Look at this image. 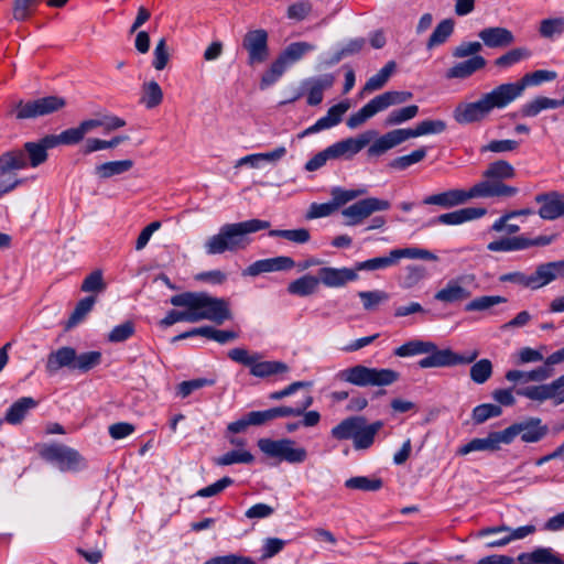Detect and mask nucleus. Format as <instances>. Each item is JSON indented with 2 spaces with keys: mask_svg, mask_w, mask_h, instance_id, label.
<instances>
[{
  "mask_svg": "<svg viewBox=\"0 0 564 564\" xmlns=\"http://www.w3.org/2000/svg\"><path fill=\"white\" fill-rule=\"evenodd\" d=\"M170 303L184 310L170 311L160 322L163 327L172 326L178 322L198 323L205 319L221 325L225 321L231 318L228 301L214 297L205 292H183L173 295Z\"/></svg>",
  "mask_w": 564,
  "mask_h": 564,
  "instance_id": "1",
  "label": "nucleus"
},
{
  "mask_svg": "<svg viewBox=\"0 0 564 564\" xmlns=\"http://www.w3.org/2000/svg\"><path fill=\"white\" fill-rule=\"evenodd\" d=\"M394 355L398 357L426 355V357L419 360V367L427 369L471 364L479 356V351L474 349L460 355L451 348L438 349L437 346L430 340L412 339L398 347L394 350Z\"/></svg>",
  "mask_w": 564,
  "mask_h": 564,
  "instance_id": "2",
  "label": "nucleus"
},
{
  "mask_svg": "<svg viewBox=\"0 0 564 564\" xmlns=\"http://www.w3.org/2000/svg\"><path fill=\"white\" fill-rule=\"evenodd\" d=\"M269 227L270 223L261 219L225 224L216 235L210 236L205 241V252L208 256H215L226 251L235 252L246 249L250 245L248 235L268 229Z\"/></svg>",
  "mask_w": 564,
  "mask_h": 564,
  "instance_id": "3",
  "label": "nucleus"
},
{
  "mask_svg": "<svg viewBox=\"0 0 564 564\" xmlns=\"http://www.w3.org/2000/svg\"><path fill=\"white\" fill-rule=\"evenodd\" d=\"M511 102L505 84H500L476 101L459 102L453 110V118L459 124L481 122L495 109H505Z\"/></svg>",
  "mask_w": 564,
  "mask_h": 564,
  "instance_id": "4",
  "label": "nucleus"
},
{
  "mask_svg": "<svg viewBox=\"0 0 564 564\" xmlns=\"http://www.w3.org/2000/svg\"><path fill=\"white\" fill-rule=\"evenodd\" d=\"M340 380L358 387H386L399 380L400 375L388 368H370L364 365H356L346 368L338 373Z\"/></svg>",
  "mask_w": 564,
  "mask_h": 564,
  "instance_id": "5",
  "label": "nucleus"
},
{
  "mask_svg": "<svg viewBox=\"0 0 564 564\" xmlns=\"http://www.w3.org/2000/svg\"><path fill=\"white\" fill-rule=\"evenodd\" d=\"M487 183H476L468 189L451 188L441 193L432 194L422 200L424 205L438 206L444 209H451L462 206L475 198H481L492 194Z\"/></svg>",
  "mask_w": 564,
  "mask_h": 564,
  "instance_id": "6",
  "label": "nucleus"
},
{
  "mask_svg": "<svg viewBox=\"0 0 564 564\" xmlns=\"http://www.w3.org/2000/svg\"><path fill=\"white\" fill-rule=\"evenodd\" d=\"M484 180L478 183H487L492 194L489 197H512L518 193V188L503 183L505 180H511L516 176L514 167L507 161L498 160L490 163L482 173Z\"/></svg>",
  "mask_w": 564,
  "mask_h": 564,
  "instance_id": "7",
  "label": "nucleus"
},
{
  "mask_svg": "<svg viewBox=\"0 0 564 564\" xmlns=\"http://www.w3.org/2000/svg\"><path fill=\"white\" fill-rule=\"evenodd\" d=\"M421 259L429 261H436L437 257L426 250L421 248H400L392 249L389 251L388 256L377 257L372 259H368L366 261L357 262L355 268L356 271H377L384 270L387 268L395 265L401 259Z\"/></svg>",
  "mask_w": 564,
  "mask_h": 564,
  "instance_id": "8",
  "label": "nucleus"
},
{
  "mask_svg": "<svg viewBox=\"0 0 564 564\" xmlns=\"http://www.w3.org/2000/svg\"><path fill=\"white\" fill-rule=\"evenodd\" d=\"M228 357L240 365L249 367L250 375L257 378H268L274 375L286 373L290 368L282 361H263L258 352L250 354L246 348L229 350Z\"/></svg>",
  "mask_w": 564,
  "mask_h": 564,
  "instance_id": "9",
  "label": "nucleus"
},
{
  "mask_svg": "<svg viewBox=\"0 0 564 564\" xmlns=\"http://www.w3.org/2000/svg\"><path fill=\"white\" fill-rule=\"evenodd\" d=\"M258 447L265 456L290 464H301L307 458L306 449L295 446V442L291 438H260Z\"/></svg>",
  "mask_w": 564,
  "mask_h": 564,
  "instance_id": "10",
  "label": "nucleus"
},
{
  "mask_svg": "<svg viewBox=\"0 0 564 564\" xmlns=\"http://www.w3.org/2000/svg\"><path fill=\"white\" fill-rule=\"evenodd\" d=\"M549 432V426L540 417L529 416L505 429V444H510L517 436L523 443H539Z\"/></svg>",
  "mask_w": 564,
  "mask_h": 564,
  "instance_id": "11",
  "label": "nucleus"
},
{
  "mask_svg": "<svg viewBox=\"0 0 564 564\" xmlns=\"http://www.w3.org/2000/svg\"><path fill=\"white\" fill-rule=\"evenodd\" d=\"M66 105L64 98L57 96H46L35 100L18 101L9 111L17 119H32L46 116L58 111Z\"/></svg>",
  "mask_w": 564,
  "mask_h": 564,
  "instance_id": "12",
  "label": "nucleus"
},
{
  "mask_svg": "<svg viewBox=\"0 0 564 564\" xmlns=\"http://www.w3.org/2000/svg\"><path fill=\"white\" fill-rule=\"evenodd\" d=\"M40 455L61 471H77L85 467V459L82 455L76 449L65 445H45L40 449Z\"/></svg>",
  "mask_w": 564,
  "mask_h": 564,
  "instance_id": "13",
  "label": "nucleus"
},
{
  "mask_svg": "<svg viewBox=\"0 0 564 564\" xmlns=\"http://www.w3.org/2000/svg\"><path fill=\"white\" fill-rule=\"evenodd\" d=\"M26 167L28 160L21 150H10L0 155V197L13 191L21 183L14 171Z\"/></svg>",
  "mask_w": 564,
  "mask_h": 564,
  "instance_id": "14",
  "label": "nucleus"
},
{
  "mask_svg": "<svg viewBox=\"0 0 564 564\" xmlns=\"http://www.w3.org/2000/svg\"><path fill=\"white\" fill-rule=\"evenodd\" d=\"M557 239V234L541 235L533 239L524 236L502 237L487 245L492 252H512L529 249L531 247H545Z\"/></svg>",
  "mask_w": 564,
  "mask_h": 564,
  "instance_id": "15",
  "label": "nucleus"
},
{
  "mask_svg": "<svg viewBox=\"0 0 564 564\" xmlns=\"http://www.w3.org/2000/svg\"><path fill=\"white\" fill-rule=\"evenodd\" d=\"M390 206V203L386 199L368 197L344 208L341 214L346 218V226H356L361 224L375 212L388 210Z\"/></svg>",
  "mask_w": 564,
  "mask_h": 564,
  "instance_id": "16",
  "label": "nucleus"
},
{
  "mask_svg": "<svg viewBox=\"0 0 564 564\" xmlns=\"http://www.w3.org/2000/svg\"><path fill=\"white\" fill-rule=\"evenodd\" d=\"M269 34L264 29L249 30L242 39V47L248 53V65L254 66L264 63L270 55Z\"/></svg>",
  "mask_w": 564,
  "mask_h": 564,
  "instance_id": "17",
  "label": "nucleus"
},
{
  "mask_svg": "<svg viewBox=\"0 0 564 564\" xmlns=\"http://www.w3.org/2000/svg\"><path fill=\"white\" fill-rule=\"evenodd\" d=\"M377 137L375 130H367L357 137L347 138L328 147V154L333 160H350Z\"/></svg>",
  "mask_w": 564,
  "mask_h": 564,
  "instance_id": "18",
  "label": "nucleus"
},
{
  "mask_svg": "<svg viewBox=\"0 0 564 564\" xmlns=\"http://www.w3.org/2000/svg\"><path fill=\"white\" fill-rule=\"evenodd\" d=\"M471 280L473 276L470 275H459L449 279L444 286L434 294V300L443 304H455L469 299L471 291L468 289V284Z\"/></svg>",
  "mask_w": 564,
  "mask_h": 564,
  "instance_id": "19",
  "label": "nucleus"
},
{
  "mask_svg": "<svg viewBox=\"0 0 564 564\" xmlns=\"http://www.w3.org/2000/svg\"><path fill=\"white\" fill-rule=\"evenodd\" d=\"M557 78V73L549 69H536L524 74L514 83H505L506 89L512 102L523 95L528 87L541 86L543 83L553 82Z\"/></svg>",
  "mask_w": 564,
  "mask_h": 564,
  "instance_id": "20",
  "label": "nucleus"
},
{
  "mask_svg": "<svg viewBox=\"0 0 564 564\" xmlns=\"http://www.w3.org/2000/svg\"><path fill=\"white\" fill-rule=\"evenodd\" d=\"M349 108L350 104L347 100L340 101L337 105L332 106L324 117L319 118L314 124L310 126L304 131H302L299 137L304 138L336 127L341 122L343 116L348 111Z\"/></svg>",
  "mask_w": 564,
  "mask_h": 564,
  "instance_id": "21",
  "label": "nucleus"
},
{
  "mask_svg": "<svg viewBox=\"0 0 564 564\" xmlns=\"http://www.w3.org/2000/svg\"><path fill=\"white\" fill-rule=\"evenodd\" d=\"M487 209L482 207H465L451 213L438 215L430 225L458 226L484 217Z\"/></svg>",
  "mask_w": 564,
  "mask_h": 564,
  "instance_id": "22",
  "label": "nucleus"
},
{
  "mask_svg": "<svg viewBox=\"0 0 564 564\" xmlns=\"http://www.w3.org/2000/svg\"><path fill=\"white\" fill-rule=\"evenodd\" d=\"M295 267L292 258L280 256L275 258L262 259L251 263L243 272L245 275L257 276L261 273L290 270Z\"/></svg>",
  "mask_w": 564,
  "mask_h": 564,
  "instance_id": "23",
  "label": "nucleus"
},
{
  "mask_svg": "<svg viewBox=\"0 0 564 564\" xmlns=\"http://www.w3.org/2000/svg\"><path fill=\"white\" fill-rule=\"evenodd\" d=\"M334 83L335 76L332 74L305 79L302 86L307 95V104L310 106L319 105L323 101L324 91L332 88Z\"/></svg>",
  "mask_w": 564,
  "mask_h": 564,
  "instance_id": "24",
  "label": "nucleus"
},
{
  "mask_svg": "<svg viewBox=\"0 0 564 564\" xmlns=\"http://www.w3.org/2000/svg\"><path fill=\"white\" fill-rule=\"evenodd\" d=\"M563 262L552 261L542 263L536 267L535 271L530 274L531 290L541 289L557 278H564Z\"/></svg>",
  "mask_w": 564,
  "mask_h": 564,
  "instance_id": "25",
  "label": "nucleus"
},
{
  "mask_svg": "<svg viewBox=\"0 0 564 564\" xmlns=\"http://www.w3.org/2000/svg\"><path fill=\"white\" fill-rule=\"evenodd\" d=\"M319 283L327 288H340L346 283L356 281L358 274L355 269L325 267L318 271Z\"/></svg>",
  "mask_w": 564,
  "mask_h": 564,
  "instance_id": "26",
  "label": "nucleus"
},
{
  "mask_svg": "<svg viewBox=\"0 0 564 564\" xmlns=\"http://www.w3.org/2000/svg\"><path fill=\"white\" fill-rule=\"evenodd\" d=\"M406 135L404 129H394L391 130L383 135L376 139L367 149V155L369 158L381 156L389 150L395 148L397 145L405 142Z\"/></svg>",
  "mask_w": 564,
  "mask_h": 564,
  "instance_id": "27",
  "label": "nucleus"
},
{
  "mask_svg": "<svg viewBox=\"0 0 564 564\" xmlns=\"http://www.w3.org/2000/svg\"><path fill=\"white\" fill-rule=\"evenodd\" d=\"M75 348L63 346L47 355L45 370L50 376L56 375L62 368L74 371Z\"/></svg>",
  "mask_w": 564,
  "mask_h": 564,
  "instance_id": "28",
  "label": "nucleus"
},
{
  "mask_svg": "<svg viewBox=\"0 0 564 564\" xmlns=\"http://www.w3.org/2000/svg\"><path fill=\"white\" fill-rule=\"evenodd\" d=\"M505 444V430L500 432H492L485 438H474L467 444L460 446L457 451L459 455H467L471 452L479 451H497L500 444Z\"/></svg>",
  "mask_w": 564,
  "mask_h": 564,
  "instance_id": "29",
  "label": "nucleus"
},
{
  "mask_svg": "<svg viewBox=\"0 0 564 564\" xmlns=\"http://www.w3.org/2000/svg\"><path fill=\"white\" fill-rule=\"evenodd\" d=\"M478 36L488 47H505L514 42V35L506 28L494 26L481 30Z\"/></svg>",
  "mask_w": 564,
  "mask_h": 564,
  "instance_id": "30",
  "label": "nucleus"
},
{
  "mask_svg": "<svg viewBox=\"0 0 564 564\" xmlns=\"http://www.w3.org/2000/svg\"><path fill=\"white\" fill-rule=\"evenodd\" d=\"M486 64L487 61L482 56L476 55L467 61L457 63L451 68H448L445 74V77L447 79H465L470 77L476 72L482 69L486 66Z\"/></svg>",
  "mask_w": 564,
  "mask_h": 564,
  "instance_id": "31",
  "label": "nucleus"
},
{
  "mask_svg": "<svg viewBox=\"0 0 564 564\" xmlns=\"http://www.w3.org/2000/svg\"><path fill=\"white\" fill-rule=\"evenodd\" d=\"M37 406V401L31 397H23L17 400L7 410L4 415V421L9 424L17 425L20 424L28 413Z\"/></svg>",
  "mask_w": 564,
  "mask_h": 564,
  "instance_id": "32",
  "label": "nucleus"
},
{
  "mask_svg": "<svg viewBox=\"0 0 564 564\" xmlns=\"http://www.w3.org/2000/svg\"><path fill=\"white\" fill-rule=\"evenodd\" d=\"M134 163L130 159L109 161L95 166L94 173L100 180H108L128 173Z\"/></svg>",
  "mask_w": 564,
  "mask_h": 564,
  "instance_id": "33",
  "label": "nucleus"
},
{
  "mask_svg": "<svg viewBox=\"0 0 564 564\" xmlns=\"http://www.w3.org/2000/svg\"><path fill=\"white\" fill-rule=\"evenodd\" d=\"M518 561L522 564H564L551 547H538L531 553H521Z\"/></svg>",
  "mask_w": 564,
  "mask_h": 564,
  "instance_id": "34",
  "label": "nucleus"
},
{
  "mask_svg": "<svg viewBox=\"0 0 564 564\" xmlns=\"http://www.w3.org/2000/svg\"><path fill=\"white\" fill-rule=\"evenodd\" d=\"M365 417L362 416H350L343 420L339 424L334 426L330 431L332 437L337 441L352 440L355 438L358 430L362 427Z\"/></svg>",
  "mask_w": 564,
  "mask_h": 564,
  "instance_id": "35",
  "label": "nucleus"
},
{
  "mask_svg": "<svg viewBox=\"0 0 564 564\" xmlns=\"http://www.w3.org/2000/svg\"><path fill=\"white\" fill-rule=\"evenodd\" d=\"M556 108H560V102H557V99L539 96L523 104L519 109V113L524 118H533L543 110Z\"/></svg>",
  "mask_w": 564,
  "mask_h": 564,
  "instance_id": "36",
  "label": "nucleus"
},
{
  "mask_svg": "<svg viewBox=\"0 0 564 564\" xmlns=\"http://www.w3.org/2000/svg\"><path fill=\"white\" fill-rule=\"evenodd\" d=\"M536 200L542 203L539 209L541 218L553 220L563 215L562 200L556 194L540 195Z\"/></svg>",
  "mask_w": 564,
  "mask_h": 564,
  "instance_id": "37",
  "label": "nucleus"
},
{
  "mask_svg": "<svg viewBox=\"0 0 564 564\" xmlns=\"http://www.w3.org/2000/svg\"><path fill=\"white\" fill-rule=\"evenodd\" d=\"M406 139L417 138L427 134H438L446 130V122L443 120H423L415 128H403Z\"/></svg>",
  "mask_w": 564,
  "mask_h": 564,
  "instance_id": "38",
  "label": "nucleus"
},
{
  "mask_svg": "<svg viewBox=\"0 0 564 564\" xmlns=\"http://www.w3.org/2000/svg\"><path fill=\"white\" fill-rule=\"evenodd\" d=\"M532 51L525 46H519L509 50L505 54L500 55L498 58L495 59V65L497 67L508 69L512 67L513 65L521 63L523 61H527L531 58Z\"/></svg>",
  "mask_w": 564,
  "mask_h": 564,
  "instance_id": "39",
  "label": "nucleus"
},
{
  "mask_svg": "<svg viewBox=\"0 0 564 564\" xmlns=\"http://www.w3.org/2000/svg\"><path fill=\"white\" fill-rule=\"evenodd\" d=\"M380 111H382V109L377 100V97H375L348 118L346 122L347 127L350 129H356Z\"/></svg>",
  "mask_w": 564,
  "mask_h": 564,
  "instance_id": "40",
  "label": "nucleus"
},
{
  "mask_svg": "<svg viewBox=\"0 0 564 564\" xmlns=\"http://www.w3.org/2000/svg\"><path fill=\"white\" fill-rule=\"evenodd\" d=\"M380 111H382V109L377 100V97H375L348 118L346 122L347 127L350 129H356Z\"/></svg>",
  "mask_w": 564,
  "mask_h": 564,
  "instance_id": "41",
  "label": "nucleus"
},
{
  "mask_svg": "<svg viewBox=\"0 0 564 564\" xmlns=\"http://www.w3.org/2000/svg\"><path fill=\"white\" fill-rule=\"evenodd\" d=\"M382 425L383 424L380 421H377L372 424H367V422L365 421V423L362 424V427H360L358 430V433L356 434V436L352 441L355 448L356 449L369 448L373 444L375 436L380 431Z\"/></svg>",
  "mask_w": 564,
  "mask_h": 564,
  "instance_id": "42",
  "label": "nucleus"
},
{
  "mask_svg": "<svg viewBox=\"0 0 564 564\" xmlns=\"http://www.w3.org/2000/svg\"><path fill=\"white\" fill-rule=\"evenodd\" d=\"M319 284L318 276L305 274L288 285V292L299 296H308L317 290Z\"/></svg>",
  "mask_w": 564,
  "mask_h": 564,
  "instance_id": "43",
  "label": "nucleus"
},
{
  "mask_svg": "<svg viewBox=\"0 0 564 564\" xmlns=\"http://www.w3.org/2000/svg\"><path fill=\"white\" fill-rule=\"evenodd\" d=\"M96 129V123L91 122L89 119L84 120L79 123V126L75 128H69L61 132L62 144L73 145L79 143L87 133Z\"/></svg>",
  "mask_w": 564,
  "mask_h": 564,
  "instance_id": "44",
  "label": "nucleus"
},
{
  "mask_svg": "<svg viewBox=\"0 0 564 564\" xmlns=\"http://www.w3.org/2000/svg\"><path fill=\"white\" fill-rule=\"evenodd\" d=\"M397 68L393 61L388 62L376 75L371 76L364 86V91L372 93L381 89Z\"/></svg>",
  "mask_w": 564,
  "mask_h": 564,
  "instance_id": "45",
  "label": "nucleus"
},
{
  "mask_svg": "<svg viewBox=\"0 0 564 564\" xmlns=\"http://www.w3.org/2000/svg\"><path fill=\"white\" fill-rule=\"evenodd\" d=\"M315 50V46L307 42H294L288 45L279 55L288 66L300 61L305 54Z\"/></svg>",
  "mask_w": 564,
  "mask_h": 564,
  "instance_id": "46",
  "label": "nucleus"
},
{
  "mask_svg": "<svg viewBox=\"0 0 564 564\" xmlns=\"http://www.w3.org/2000/svg\"><path fill=\"white\" fill-rule=\"evenodd\" d=\"M314 402L311 394H307L296 406L281 405L271 408L272 417L276 420L279 417H291L301 416L305 410H307Z\"/></svg>",
  "mask_w": 564,
  "mask_h": 564,
  "instance_id": "47",
  "label": "nucleus"
},
{
  "mask_svg": "<svg viewBox=\"0 0 564 564\" xmlns=\"http://www.w3.org/2000/svg\"><path fill=\"white\" fill-rule=\"evenodd\" d=\"M383 482L378 477L356 476L345 481V487L351 490L360 491H378L382 488Z\"/></svg>",
  "mask_w": 564,
  "mask_h": 564,
  "instance_id": "48",
  "label": "nucleus"
},
{
  "mask_svg": "<svg viewBox=\"0 0 564 564\" xmlns=\"http://www.w3.org/2000/svg\"><path fill=\"white\" fill-rule=\"evenodd\" d=\"M163 100V91L160 85L154 82H148L142 85L141 102L148 108L158 107Z\"/></svg>",
  "mask_w": 564,
  "mask_h": 564,
  "instance_id": "49",
  "label": "nucleus"
},
{
  "mask_svg": "<svg viewBox=\"0 0 564 564\" xmlns=\"http://www.w3.org/2000/svg\"><path fill=\"white\" fill-rule=\"evenodd\" d=\"M288 67L289 66L285 64V62L280 56H278L271 63L270 67L263 73L260 80L261 89H264L275 84L280 79V77L285 73Z\"/></svg>",
  "mask_w": 564,
  "mask_h": 564,
  "instance_id": "50",
  "label": "nucleus"
},
{
  "mask_svg": "<svg viewBox=\"0 0 564 564\" xmlns=\"http://www.w3.org/2000/svg\"><path fill=\"white\" fill-rule=\"evenodd\" d=\"M101 362V352L100 351H86L82 354H77L75 351V360H74V371L77 370L79 372H88L91 369L99 366Z\"/></svg>",
  "mask_w": 564,
  "mask_h": 564,
  "instance_id": "51",
  "label": "nucleus"
},
{
  "mask_svg": "<svg viewBox=\"0 0 564 564\" xmlns=\"http://www.w3.org/2000/svg\"><path fill=\"white\" fill-rule=\"evenodd\" d=\"M454 31V21L452 19H445L437 24L433 33L427 41V47L433 48L447 41Z\"/></svg>",
  "mask_w": 564,
  "mask_h": 564,
  "instance_id": "52",
  "label": "nucleus"
},
{
  "mask_svg": "<svg viewBox=\"0 0 564 564\" xmlns=\"http://www.w3.org/2000/svg\"><path fill=\"white\" fill-rule=\"evenodd\" d=\"M507 302L506 297L500 295H484L476 297L468 302L465 306L467 312H482L487 311L498 304Z\"/></svg>",
  "mask_w": 564,
  "mask_h": 564,
  "instance_id": "53",
  "label": "nucleus"
},
{
  "mask_svg": "<svg viewBox=\"0 0 564 564\" xmlns=\"http://www.w3.org/2000/svg\"><path fill=\"white\" fill-rule=\"evenodd\" d=\"M254 460L253 455L246 449H234L215 459L219 466H229L232 464H251Z\"/></svg>",
  "mask_w": 564,
  "mask_h": 564,
  "instance_id": "54",
  "label": "nucleus"
},
{
  "mask_svg": "<svg viewBox=\"0 0 564 564\" xmlns=\"http://www.w3.org/2000/svg\"><path fill=\"white\" fill-rule=\"evenodd\" d=\"M377 100L382 109L386 110L387 108L395 105L404 104L413 98V94L411 91H386L381 95L376 96Z\"/></svg>",
  "mask_w": 564,
  "mask_h": 564,
  "instance_id": "55",
  "label": "nucleus"
},
{
  "mask_svg": "<svg viewBox=\"0 0 564 564\" xmlns=\"http://www.w3.org/2000/svg\"><path fill=\"white\" fill-rule=\"evenodd\" d=\"M28 166L37 167L47 160V152L44 151L43 147L39 142H26L23 149Z\"/></svg>",
  "mask_w": 564,
  "mask_h": 564,
  "instance_id": "56",
  "label": "nucleus"
},
{
  "mask_svg": "<svg viewBox=\"0 0 564 564\" xmlns=\"http://www.w3.org/2000/svg\"><path fill=\"white\" fill-rule=\"evenodd\" d=\"M419 113V107L416 105L406 106L400 109H395L391 111L387 119V126H399L402 124L413 118H415Z\"/></svg>",
  "mask_w": 564,
  "mask_h": 564,
  "instance_id": "57",
  "label": "nucleus"
},
{
  "mask_svg": "<svg viewBox=\"0 0 564 564\" xmlns=\"http://www.w3.org/2000/svg\"><path fill=\"white\" fill-rule=\"evenodd\" d=\"M540 35L545 39L562 35L564 33V18L544 19L540 23Z\"/></svg>",
  "mask_w": 564,
  "mask_h": 564,
  "instance_id": "58",
  "label": "nucleus"
},
{
  "mask_svg": "<svg viewBox=\"0 0 564 564\" xmlns=\"http://www.w3.org/2000/svg\"><path fill=\"white\" fill-rule=\"evenodd\" d=\"M470 379L477 383H485L492 375V364L489 359H480L475 362L469 371Z\"/></svg>",
  "mask_w": 564,
  "mask_h": 564,
  "instance_id": "59",
  "label": "nucleus"
},
{
  "mask_svg": "<svg viewBox=\"0 0 564 564\" xmlns=\"http://www.w3.org/2000/svg\"><path fill=\"white\" fill-rule=\"evenodd\" d=\"M271 237H281L295 243H306L310 238V231L305 228L299 229H273L269 231Z\"/></svg>",
  "mask_w": 564,
  "mask_h": 564,
  "instance_id": "60",
  "label": "nucleus"
},
{
  "mask_svg": "<svg viewBox=\"0 0 564 564\" xmlns=\"http://www.w3.org/2000/svg\"><path fill=\"white\" fill-rule=\"evenodd\" d=\"M426 278V269L422 265H408L401 280V285L404 289H412L416 286Z\"/></svg>",
  "mask_w": 564,
  "mask_h": 564,
  "instance_id": "61",
  "label": "nucleus"
},
{
  "mask_svg": "<svg viewBox=\"0 0 564 564\" xmlns=\"http://www.w3.org/2000/svg\"><path fill=\"white\" fill-rule=\"evenodd\" d=\"M95 302L96 299L94 296H87L80 300L68 319V327H73L80 323L93 310Z\"/></svg>",
  "mask_w": 564,
  "mask_h": 564,
  "instance_id": "62",
  "label": "nucleus"
},
{
  "mask_svg": "<svg viewBox=\"0 0 564 564\" xmlns=\"http://www.w3.org/2000/svg\"><path fill=\"white\" fill-rule=\"evenodd\" d=\"M501 408L491 403H484L477 405L473 410V420L476 424H481L490 417H496L501 414Z\"/></svg>",
  "mask_w": 564,
  "mask_h": 564,
  "instance_id": "63",
  "label": "nucleus"
},
{
  "mask_svg": "<svg viewBox=\"0 0 564 564\" xmlns=\"http://www.w3.org/2000/svg\"><path fill=\"white\" fill-rule=\"evenodd\" d=\"M312 9L313 7L310 0H299L289 6L286 17L290 20L303 21L311 14Z\"/></svg>",
  "mask_w": 564,
  "mask_h": 564,
  "instance_id": "64",
  "label": "nucleus"
}]
</instances>
